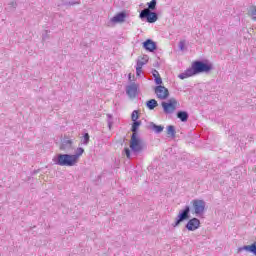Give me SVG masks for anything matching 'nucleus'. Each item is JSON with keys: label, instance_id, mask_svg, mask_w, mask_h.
<instances>
[{"label": "nucleus", "instance_id": "obj_1", "mask_svg": "<svg viewBox=\"0 0 256 256\" xmlns=\"http://www.w3.org/2000/svg\"><path fill=\"white\" fill-rule=\"evenodd\" d=\"M85 153V149L78 147L75 154H58L53 157L54 165L60 167H75L79 163V159Z\"/></svg>", "mask_w": 256, "mask_h": 256}, {"label": "nucleus", "instance_id": "obj_2", "mask_svg": "<svg viewBox=\"0 0 256 256\" xmlns=\"http://www.w3.org/2000/svg\"><path fill=\"white\" fill-rule=\"evenodd\" d=\"M213 69L212 64L204 63L203 61H194L191 67L186 69L184 72L178 75L179 79H189V77H195L200 73H209Z\"/></svg>", "mask_w": 256, "mask_h": 256}, {"label": "nucleus", "instance_id": "obj_3", "mask_svg": "<svg viewBox=\"0 0 256 256\" xmlns=\"http://www.w3.org/2000/svg\"><path fill=\"white\" fill-rule=\"evenodd\" d=\"M163 111L166 115H171L175 113L177 107H179V101L176 98H170L167 102L161 103Z\"/></svg>", "mask_w": 256, "mask_h": 256}, {"label": "nucleus", "instance_id": "obj_4", "mask_svg": "<svg viewBox=\"0 0 256 256\" xmlns=\"http://www.w3.org/2000/svg\"><path fill=\"white\" fill-rule=\"evenodd\" d=\"M130 149L133 153H141V151H143V141H141V138L137 133H132Z\"/></svg>", "mask_w": 256, "mask_h": 256}, {"label": "nucleus", "instance_id": "obj_5", "mask_svg": "<svg viewBox=\"0 0 256 256\" xmlns=\"http://www.w3.org/2000/svg\"><path fill=\"white\" fill-rule=\"evenodd\" d=\"M189 213H191V207L186 205L183 210H180L175 222L172 224V227H179L183 221H187L189 219Z\"/></svg>", "mask_w": 256, "mask_h": 256}, {"label": "nucleus", "instance_id": "obj_6", "mask_svg": "<svg viewBox=\"0 0 256 256\" xmlns=\"http://www.w3.org/2000/svg\"><path fill=\"white\" fill-rule=\"evenodd\" d=\"M192 209L197 217L205 213V200L194 199L191 201Z\"/></svg>", "mask_w": 256, "mask_h": 256}, {"label": "nucleus", "instance_id": "obj_7", "mask_svg": "<svg viewBox=\"0 0 256 256\" xmlns=\"http://www.w3.org/2000/svg\"><path fill=\"white\" fill-rule=\"evenodd\" d=\"M154 93L157 99H160V101H165L166 99H169V89H167L165 86H156L154 88Z\"/></svg>", "mask_w": 256, "mask_h": 256}, {"label": "nucleus", "instance_id": "obj_8", "mask_svg": "<svg viewBox=\"0 0 256 256\" xmlns=\"http://www.w3.org/2000/svg\"><path fill=\"white\" fill-rule=\"evenodd\" d=\"M140 19H146L148 23H155L159 17L157 16V13L151 12L149 9H143L140 12Z\"/></svg>", "mask_w": 256, "mask_h": 256}, {"label": "nucleus", "instance_id": "obj_9", "mask_svg": "<svg viewBox=\"0 0 256 256\" xmlns=\"http://www.w3.org/2000/svg\"><path fill=\"white\" fill-rule=\"evenodd\" d=\"M73 139L64 138L60 144V151H64L65 153H71V151H75V146H73Z\"/></svg>", "mask_w": 256, "mask_h": 256}, {"label": "nucleus", "instance_id": "obj_10", "mask_svg": "<svg viewBox=\"0 0 256 256\" xmlns=\"http://www.w3.org/2000/svg\"><path fill=\"white\" fill-rule=\"evenodd\" d=\"M188 231H197L201 227V221L198 218L190 219L185 225Z\"/></svg>", "mask_w": 256, "mask_h": 256}, {"label": "nucleus", "instance_id": "obj_11", "mask_svg": "<svg viewBox=\"0 0 256 256\" xmlns=\"http://www.w3.org/2000/svg\"><path fill=\"white\" fill-rule=\"evenodd\" d=\"M137 89H139V86L135 83H132L126 87V93L128 97H137Z\"/></svg>", "mask_w": 256, "mask_h": 256}, {"label": "nucleus", "instance_id": "obj_12", "mask_svg": "<svg viewBox=\"0 0 256 256\" xmlns=\"http://www.w3.org/2000/svg\"><path fill=\"white\" fill-rule=\"evenodd\" d=\"M143 47L144 49H146V51H150V53H153V51L157 49V44L153 42V40L148 39L143 43Z\"/></svg>", "mask_w": 256, "mask_h": 256}, {"label": "nucleus", "instance_id": "obj_13", "mask_svg": "<svg viewBox=\"0 0 256 256\" xmlns=\"http://www.w3.org/2000/svg\"><path fill=\"white\" fill-rule=\"evenodd\" d=\"M241 251H247L248 253H252V255H256V242L238 248V252L241 253Z\"/></svg>", "mask_w": 256, "mask_h": 256}, {"label": "nucleus", "instance_id": "obj_14", "mask_svg": "<svg viewBox=\"0 0 256 256\" xmlns=\"http://www.w3.org/2000/svg\"><path fill=\"white\" fill-rule=\"evenodd\" d=\"M125 13L121 12L119 14H117L116 16L111 18V23H123V21H125Z\"/></svg>", "mask_w": 256, "mask_h": 256}, {"label": "nucleus", "instance_id": "obj_15", "mask_svg": "<svg viewBox=\"0 0 256 256\" xmlns=\"http://www.w3.org/2000/svg\"><path fill=\"white\" fill-rule=\"evenodd\" d=\"M177 117H178V119H180V121H182V123H185L189 119V113H187L185 111H179V112H177Z\"/></svg>", "mask_w": 256, "mask_h": 256}, {"label": "nucleus", "instance_id": "obj_16", "mask_svg": "<svg viewBox=\"0 0 256 256\" xmlns=\"http://www.w3.org/2000/svg\"><path fill=\"white\" fill-rule=\"evenodd\" d=\"M159 105V103H157V100L155 99H151L146 103V106L148 107V109H150V111H153V109H155V107H157Z\"/></svg>", "mask_w": 256, "mask_h": 256}, {"label": "nucleus", "instance_id": "obj_17", "mask_svg": "<svg viewBox=\"0 0 256 256\" xmlns=\"http://www.w3.org/2000/svg\"><path fill=\"white\" fill-rule=\"evenodd\" d=\"M89 141H91V137L89 136V133H84L83 137L81 138L80 143L82 145H89Z\"/></svg>", "mask_w": 256, "mask_h": 256}, {"label": "nucleus", "instance_id": "obj_18", "mask_svg": "<svg viewBox=\"0 0 256 256\" xmlns=\"http://www.w3.org/2000/svg\"><path fill=\"white\" fill-rule=\"evenodd\" d=\"M147 61H149V58L147 56L142 57L141 59L137 60L136 66H140L143 68L144 65H147Z\"/></svg>", "mask_w": 256, "mask_h": 256}, {"label": "nucleus", "instance_id": "obj_19", "mask_svg": "<svg viewBox=\"0 0 256 256\" xmlns=\"http://www.w3.org/2000/svg\"><path fill=\"white\" fill-rule=\"evenodd\" d=\"M175 126L169 125L167 126V135H169L172 138H175Z\"/></svg>", "mask_w": 256, "mask_h": 256}, {"label": "nucleus", "instance_id": "obj_20", "mask_svg": "<svg viewBox=\"0 0 256 256\" xmlns=\"http://www.w3.org/2000/svg\"><path fill=\"white\" fill-rule=\"evenodd\" d=\"M139 127H141V121H134L131 128L132 133H137Z\"/></svg>", "mask_w": 256, "mask_h": 256}, {"label": "nucleus", "instance_id": "obj_21", "mask_svg": "<svg viewBox=\"0 0 256 256\" xmlns=\"http://www.w3.org/2000/svg\"><path fill=\"white\" fill-rule=\"evenodd\" d=\"M152 129H153V131L156 132V133H162V131L165 129V127H163L162 125H156V124H154V125L152 126Z\"/></svg>", "mask_w": 256, "mask_h": 256}, {"label": "nucleus", "instance_id": "obj_22", "mask_svg": "<svg viewBox=\"0 0 256 256\" xmlns=\"http://www.w3.org/2000/svg\"><path fill=\"white\" fill-rule=\"evenodd\" d=\"M157 7V0H152L148 3V9L149 11H155V8Z\"/></svg>", "mask_w": 256, "mask_h": 256}, {"label": "nucleus", "instance_id": "obj_23", "mask_svg": "<svg viewBox=\"0 0 256 256\" xmlns=\"http://www.w3.org/2000/svg\"><path fill=\"white\" fill-rule=\"evenodd\" d=\"M249 15L252 17L254 21H256V6L250 7Z\"/></svg>", "mask_w": 256, "mask_h": 256}, {"label": "nucleus", "instance_id": "obj_24", "mask_svg": "<svg viewBox=\"0 0 256 256\" xmlns=\"http://www.w3.org/2000/svg\"><path fill=\"white\" fill-rule=\"evenodd\" d=\"M106 117H107L108 127L109 129H111V127H113V115L107 114Z\"/></svg>", "mask_w": 256, "mask_h": 256}, {"label": "nucleus", "instance_id": "obj_25", "mask_svg": "<svg viewBox=\"0 0 256 256\" xmlns=\"http://www.w3.org/2000/svg\"><path fill=\"white\" fill-rule=\"evenodd\" d=\"M6 9L8 11H13V9H17V2H15V1L10 2Z\"/></svg>", "mask_w": 256, "mask_h": 256}, {"label": "nucleus", "instance_id": "obj_26", "mask_svg": "<svg viewBox=\"0 0 256 256\" xmlns=\"http://www.w3.org/2000/svg\"><path fill=\"white\" fill-rule=\"evenodd\" d=\"M131 119H132L133 122H134V121H137V119H139V111L134 110V111L132 112V114H131Z\"/></svg>", "mask_w": 256, "mask_h": 256}, {"label": "nucleus", "instance_id": "obj_27", "mask_svg": "<svg viewBox=\"0 0 256 256\" xmlns=\"http://www.w3.org/2000/svg\"><path fill=\"white\" fill-rule=\"evenodd\" d=\"M143 68L141 66H136V75L137 77H141V74L143 73Z\"/></svg>", "mask_w": 256, "mask_h": 256}, {"label": "nucleus", "instance_id": "obj_28", "mask_svg": "<svg viewBox=\"0 0 256 256\" xmlns=\"http://www.w3.org/2000/svg\"><path fill=\"white\" fill-rule=\"evenodd\" d=\"M178 47L180 51H185V41H180Z\"/></svg>", "mask_w": 256, "mask_h": 256}, {"label": "nucleus", "instance_id": "obj_29", "mask_svg": "<svg viewBox=\"0 0 256 256\" xmlns=\"http://www.w3.org/2000/svg\"><path fill=\"white\" fill-rule=\"evenodd\" d=\"M155 83L158 86L163 83V79L161 78V76H158V77L155 78Z\"/></svg>", "mask_w": 256, "mask_h": 256}, {"label": "nucleus", "instance_id": "obj_30", "mask_svg": "<svg viewBox=\"0 0 256 256\" xmlns=\"http://www.w3.org/2000/svg\"><path fill=\"white\" fill-rule=\"evenodd\" d=\"M125 153H126V157L128 159H131V150H129V148H125Z\"/></svg>", "mask_w": 256, "mask_h": 256}, {"label": "nucleus", "instance_id": "obj_31", "mask_svg": "<svg viewBox=\"0 0 256 256\" xmlns=\"http://www.w3.org/2000/svg\"><path fill=\"white\" fill-rule=\"evenodd\" d=\"M152 75H153L154 79H157V77H159V71L153 70Z\"/></svg>", "mask_w": 256, "mask_h": 256}, {"label": "nucleus", "instance_id": "obj_32", "mask_svg": "<svg viewBox=\"0 0 256 256\" xmlns=\"http://www.w3.org/2000/svg\"><path fill=\"white\" fill-rule=\"evenodd\" d=\"M69 5H79V2H69Z\"/></svg>", "mask_w": 256, "mask_h": 256}, {"label": "nucleus", "instance_id": "obj_33", "mask_svg": "<svg viewBox=\"0 0 256 256\" xmlns=\"http://www.w3.org/2000/svg\"><path fill=\"white\" fill-rule=\"evenodd\" d=\"M129 79H131V74H129Z\"/></svg>", "mask_w": 256, "mask_h": 256}]
</instances>
